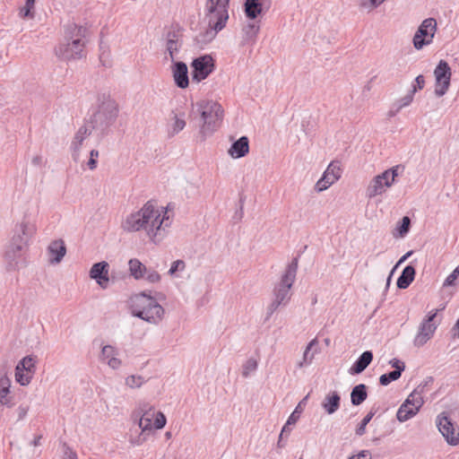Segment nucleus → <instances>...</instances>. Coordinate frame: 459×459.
Returning <instances> with one entry per match:
<instances>
[{
  "label": "nucleus",
  "mask_w": 459,
  "mask_h": 459,
  "mask_svg": "<svg viewBox=\"0 0 459 459\" xmlns=\"http://www.w3.org/2000/svg\"><path fill=\"white\" fill-rule=\"evenodd\" d=\"M445 307H441L439 309L431 310L423 319V321H426L428 323H434V319L436 318L437 313L441 310H443Z\"/></svg>",
  "instance_id": "nucleus-57"
},
{
  "label": "nucleus",
  "mask_w": 459,
  "mask_h": 459,
  "mask_svg": "<svg viewBox=\"0 0 459 459\" xmlns=\"http://www.w3.org/2000/svg\"><path fill=\"white\" fill-rule=\"evenodd\" d=\"M376 411L371 410L360 421L356 429V435L362 436L366 432V426L369 423L371 419L374 417Z\"/></svg>",
  "instance_id": "nucleus-42"
},
{
  "label": "nucleus",
  "mask_w": 459,
  "mask_h": 459,
  "mask_svg": "<svg viewBox=\"0 0 459 459\" xmlns=\"http://www.w3.org/2000/svg\"><path fill=\"white\" fill-rule=\"evenodd\" d=\"M342 176L341 163L338 160H333L324 172L323 177L316 182V190L322 192L330 187Z\"/></svg>",
  "instance_id": "nucleus-15"
},
{
  "label": "nucleus",
  "mask_w": 459,
  "mask_h": 459,
  "mask_svg": "<svg viewBox=\"0 0 459 459\" xmlns=\"http://www.w3.org/2000/svg\"><path fill=\"white\" fill-rule=\"evenodd\" d=\"M163 225L164 219H160L159 210L151 201L147 202L139 211L130 213L122 223L123 229L128 232L145 230L154 242L162 238Z\"/></svg>",
  "instance_id": "nucleus-1"
},
{
  "label": "nucleus",
  "mask_w": 459,
  "mask_h": 459,
  "mask_svg": "<svg viewBox=\"0 0 459 459\" xmlns=\"http://www.w3.org/2000/svg\"><path fill=\"white\" fill-rule=\"evenodd\" d=\"M117 354L118 352L115 347L111 345H105L101 350L100 359L106 361L111 368L117 369L122 363L121 360L117 358Z\"/></svg>",
  "instance_id": "nucleus-25"
},
{
  "label": "nucleus",
  "mask_w": 459,
  "mask_h": 459,
  "mask_svg": "<svg viewBox=\"0 0 459 459\" xmlns=\"http://www.w3.org/2000/svg\"><path fill=\"white\" fill-rule=\"evenodd\" d=\"M186 268V263L183 260H176L172 263L168 273L174 275L177 272H182Z\"/></svg>",
  "instance_id": "nucleus-49"
},
{
  "label": "nucleus",
  "mask_w": 459,
  "mask_h": 459,
  "mask_svg": "<svg viewBox=\"0 0 459 459\" xmlns=\"http://www.w3.org/2000/svg\"><path fill=\"white\" fill-rule=\"evenodd\" d=\"M424 85H425L424 76L421 74L418 75L415 78V84H413L412 86H416L417 91H418L419 90H422Z\"/></svg>",
  "instance_id": "nucleus-60"
},
{
  "label": "nucleus",
  "mask_w": 459,
  "mask_h": 459,
  "mask_svg": "<svg viewBox=\"0 0 459 459\" xmlns=\"http://www.w3.org/2000/svg\"><path fill=\"white\" fill-rule=\"evenodd\" d=\"M389 364L391 365V367L394 368V370H397L398 368H401L402 369V373L404 371L405 369V364L404 362L399 360L398 359H393L389 361Z\"/></svg>",
  "instance_id": "nucleus-56"
},
{
  "label": "nucleus",
  "mask_w": 459,
  "mask_h": 459,
  "mask_svg": "<svg viewBox=\"0 0 459 459\" xmlns=\"http://www.w3.org/2000/svg\"><path fill=\"white\" fill-rule=\"evenodd\" d=\"M404 167L403 165H396L382 172L385 174L387 180L385 181L386 187H391L395 182V178L399 176L400 170L403 171Z\"/></svg>",
  "instance_id": "nucleus-33"
},
{
  "label": "nucleus",
  "mask_w": 459,
  "mask_h": 459,
  "mask_svg": "<svg viewBox=\"0 0 459 459\" xmlns=\"http://www.w3.org/2000/svg\"><path fill=\"white\" fill-rule=\"evenodd\" d=\"M385 176V174L381 173L371 179L366 189V195L369 199L374 198L377 195H380L385 192V181L387 180Z\"/></svg>",
  "instance_id": "nucleus-21"
},
{
  "label": "nucleus",
  "mask_w": 459,
  "mask_h": 459,
  "mask_svg": "<svg viewBox=\"0 0 459 459\" xmlns=\"http://www.w3.org/2000/svg\"><path fill=\"white\" fill-rule=\"evenodd\" d=\"M155 420L153 422V426L156 429H163L166 425L167 420L165 415L161 411H158L155 413Z\"/></svg>",
  "instance_id": "nucleus-51"
},
{
  "label": "nucleus",
  "mask_w": 459,
  "mask_h": 459,
  "mask_svg": "<svg viewBox=\"0 0 459 459\" xmlns=\"http://www.w3.org/2000/svg\"><path fill=\"white\" fill-rule=\"evenodd\" d=\"M437 426L450 446L459 445V427L455 425L446 412L443 411L437 417Z\"/></svg>",
  "instance_id": "nucleus-11"
},
{
  "label": "nucleus",
  "mask_w": 459,
  "mask_h": 459,
  "mask_svg": "<svg viewBox=\"0 0 459 459\" xmlns=\"http://www.w3.org/2000/svg\"><path fill=\"white\" fill-rule=\"evenodd\" d=\"M192 80L197 82L206 79L214 70V60L210 55H204L193 60Z\"/></svg>",
  "instance_id": "nucleus-12"
},
{
  "label": "nucleus",
  "mask_w": 459,
  "mask_h": 459,
  "mask_svg": "<svg viewBox=\"0 0 459 459\" xmlns=\"http://www.w3.org/2000/svg\"><path fill=\"white\" fill-rule=\"evenodd\" d=\"M29 411V406L28 405H20L18 408H17V413H18V420H23L27 413Z\"/></svg>",
  "instance_id": "nucleus-54"
},
{
  "label": "nucleus",
  "mask_w": 459,
  "mask_h": 459,
  "mask_svg": "<svg viewBox=\"0 0 459 459\" xmlns=\"http://www.w3.org/2000/svg\"><path fill=\"white\" fill-rule=\"evenodd\" d=\"M413 251L411 250V251H408L405 255H403L398 261V263L396 264V265L394 267V269L392 270L389 277L387 278V286L389 285L390 283V281H391V276H392V273L394 271V269L399 265L401 264L402 263H403L408 257H410L411 255H412Z\"/></svg>",
  "instance_id": "nucleus-53"
},
{
  "label": "nucleus",
  "mask_w": 459,
  "mask_h": 459,
  "mask_svg": "<svg viewBox=\"0 0 459 459\" xmlns=\"http://www.w3.org/2000/svg\"><path fill=\"white\" fill-rule=\"evenodd\" d=\"M415 92H417V88L416 86H412L411 90H410L404 97L398 100L394 106H398V109H402L409 106L413 100Z\"/></svg>",
  "instance_id": "nucleus-37"
},
{
  "label": "nucleus",
  "mask_w": 459,
  "mask_h": 459,
  "mask_svg": "<svg viewBox=\"0 0 459 459\" xmlns=\"http://www.w3.org/2000/svg\"><path fill=\"white\" fill-rule=\"evenodd\" d=\"M316 339H314V340H312V341H311V342L307 345L306 350H305V351H304V353H303V360H302V361H300V362L298 364L299 368H302V367L304 366V364H310V363H311V361H312V359H313V358H314V355H313V354L309 355V352H310V350L312 349V347H313L314 345H316Z\"/></svg>",
  "instance_id": "nucleus-43"
},
{
  "label": "nucleus",
  "mask_w": 459,
  "mask_h": 459,
  "mask_svg": "<svg viewBox=\"0 0 459 459\" xmlns=\"http://www.w3.org/2000/svg\"><path fill=\"white\" fill-rule=\"evenodd\" d=\"M340 403V394L336 391H333L325 395L322 407L328 414H333L339 409Z\"/></svg>",
  "instance_id": "nucleus-28"
},
{
  "label": "nucleus",
  "mask_w": 459,
  "mask_h": 459,
  "mask_svg": "<svg viewBox=\"0 0 459 459\" xmlns=\"http://www.w3.org/2000/svg\"><path fill=\"white\" fill-rule=\"evenodd\" d=\"M16 368L18 369H22V371L33 374L35 371V358L32 356L24 357L21 361H19Z\"/></svg>",
  "instance_id": "nucleus-34"
},
{
  "label": "nucleus",
  "mask_w": 459,
  "mask_h": 459,
  "mask_svg": "<svg viewBox=\"0 0 459 459\" xmlns=\"http://www.w3.org/2000/svg\"><path fill=\"white\" fill-rule=\"evenodd\" d=\"M88 29L75 22L64 25V38L55 48L56 56L63 61L79 60L86 57L85 47Z\"/></svg>",
  "instance_id": "nucleus-2"
},
{
  "label": "nucleus",
  "mask_w": 459,
  "mask_h": 459,
  "mask_svg": "<svg viewBox=\"0 0 459 459\" xmlns=\"http://www.w3.org/2000/svg\"><path fill=\"white\" fill-rule=\"evenodd\" d=\"M143 383L141 376H129L126 378V384L131 388L140 387Z\"/></svg>",
  "instance_id": "nucleus-47"
},
{
  "label": "nucleus",
  "mask_w": 459,
  "mask_h": 459,
  "mask_svg": "<svg viewBox=\"0 0 459 459\" xmlns=\"http://www.w3.org/2000/svg\"><path fill=\"white\" fill-rule=\"evenodd\" d=\"M143 279H145L150 283H156L160 281V275L156 270L152 268H147V272Z\"/></svg>",
  "instance_id": "nucleus-48"
},
{
  "label": "nucleus",
  "mask_w": 459,
  "mask_h": 459,
  "mask_svg": "<svg viewBox=\"0 0 459 459\" xmlns=\"http://www.w3.org/2000/svg\"><path fill=\"white\" fill-rule=\"evenodd\" d=\"M99 157V151L97 150H91L90 152V159L88 160V167L91 170H94L97 168V158Z\"/></svg>",
  "instance_id": "nucleus-52"
},
{
  "label": "nucleus",
  "mask_w": 459,
  "mask_h": 459,
  "mask_svg": "<svg viewBox=\"0 0 459 459\" xmlns=\"http://www.w3.org/2000/svg\"><path fill=\"white\" fill-rule=\"evenodd\" d=\"M130 275L135 280L145 277L147 267L137 258H132L128 262Z\"/></svg>",
  "instance_id": "nucleus-31"
},
{
  "label": "nucleus",
  "mask_w": 459,
  "mask_h": 459,
  "mask_svg": "<svg viewBox=\"0 0 459 459\" xmlns=\"http://www.w3.org/2000/svg\"><path fill=\"white\" fill-rule=\"evenodd\" d=\"M373 353L371 351H366L357 359L353 365L350 368L351 375H359L362 373L372 362Z\"/></svg>",
  "instance_id": "nucleus-23"
},
{
  "label": "nucleus",
  "mask_w": 459,
  "mask_h": 459,
  "mask_svg": "<svg viewBox=\"0 0 459 459\" xmlns=\"http://www.w3.org/2000/svg\"><path fill=\"white\" fill-rule=\"evenodd\" d=\"M203 124L200 128L202 140L216 132L222 122L224 110L220 103L213 100H201L195 104Z\"/></svg>",
  "instance_id": "nucleus-5"
},
{
  "label": "nucleus",
  "mask_w": 459,
  "mask_h": 459,
  "mask_svg": "<svg viewBox=\"0 0 459 459\" xmlns=\"http://www.w3.org/2000/svg\"><path fill=\"white\" fill-rule=\"evenodd\" d=\"M48 250L51 255L50 262L52 264L60 263L66 253V247L65 242L62 239H56L52 241L49 244Z\"/></svg>",
  "instance_id": "nucleus-26"
},
{
  "label": "nucleus",
  "mask_w": 459,
  "mask_h": 459,
  "mask_svg": "<svg viewBox=\"0 0 459 459\" xmlns=\"http://www.w3.org/2000/svg\"><path fill=\"white\" fill-rule=\"evenodd\" d=\"M140 416L138 425L139 428L142 429V433L140 437H138V440L136 442L137 445L142 444L143 441L146 440V435L149 434V432L152 429V418L155 416V411L153 407H152L148 403H143L139 408V412L137 416Z\"/></svg>",
  "instance_id": "nucleus-14"
},
{
  "label": "nucleus",
  "mask_w": 459,
  "mask_h": 459,
  "mask_svg": "<svg viewBox=\"0 0 459 459\" xmlns=\"http://www.w3.org/2000/svg\"><path fill=\"white\" fill-rule=\"evenodd\" d=\"M263 12H266L265 6L257 0H245L244 13L248 20H257Z\"/></svg>",
  "instance_id": "nucleus-27"
},
{
  "label": "nucleus",
  "mask_w": 459,
  "mask_h": 459,
  "mask_svg": "<svg viewBox=\"0 0 459 459\" xmlns=\"http://www.w3.org/2000/svg\"><path fill=\"white\" fill-rule=\"evenodd\" d=\"M42 435L39 434V435H37L35 436V437L33 438V440L30 442V445L34 446H40V440L42 439Z\"/></svg>",
  "instance_id": "nucleus-62"
},
{
  "label": "nucleus",
  "mask_w": 459,
  "mask_h": 459,
  "mask_svg": "<svg viewBox=\"0 0 459 459\" xmlns=\"http://www.w3.org/2000/svg\"><path fill=\"white\" fill-rule=\"evenodd\" d=\"M93 129L87 127L86 126H81L76 132L72 143H71V152L72 158L74 162H78L80 160V151L83 141L91 134Z\"/></svg>",
  "instance_id": "nucleus-18"
},
{
  "label": "nucleus",
  "mask_w": 459,
  "mask_h": 459,
  "mask_svg": "<svg viewBox=\"0 0 459 459\" xmlns=\"http://www.w3.org/2000/svg\"><path fill=\"white\" fill-rule=\"evenodd\" d=\"M257 368V361L255 359H248L242 367V376L247 377L251 372Z\"/></svg>",
  "instance_id": "nucleus-45"
},
{
  "label": "nucleus",
  "mask_w": 459,
  "mask_h": 459,
  "mask_svg": "<svg viewBox=\"0 0 459 459\" xmlns=\"http://www.w3.org/2000/svg\"><path fill=\"white\" fill-rule=\"evenodd\" d=\"M437 328V324L428 323L422 320L419 326L418 333L413 340L414 346L421 347L424 344H426L428 341H429L433 337Z\"/></svg>",
  "instance_id": "nucleus-16"
},
{
  "label": "nucleus",
  "mask_w": 459,
  "mask_h": 459,
  "mask_svg": "<svg viewBox=\"0 0 459 459\" xmlns=\"http://www.w3.org/2000/svg\"><path fill=\"white\" fill-rule=\"evenodd\" d=\"M349 459H371V454L368 450H362L359 454L351 455Z\"/></svg>",
  "instance_id": "nucleus-55"
},
{
  "label": "nucleus",
  "mask_w": 459,
  "mask_h": 459,
  "mask_svg": "<svg viewBox=\"0 0 459 459\" xmlns=\"http://www.w3.org/2000/svg\"><path fill=\"white\" fill-rule=\"evenodd\" d=\"M261 29L260 20H250L242 28V40L240 45L245 46L246 44L254 45L256 41L257 35Z\"/></svg>",
  "instance_id": "nucleus-20"
},
{
  "label": "nucleus",
  "mask_w": 459,
  "mask_h": 459,
  "mask_svg": "<svg viewBox=\"0 0 459 459\" xmlns=\"http://www.w3.org/2000/svg\"><path fill=\"white\" fill-rule=\"evenodd\" d=\"M35 231V226L25 220L15 226L14 234L4 252V260L8 271L16 269L18 262L22 256V252Z\"/></svg>",
  "instance_id": "nucleus-3"
},
{
  "label": "nucleus",
  "mask_w": 459,
  "mask_h": 459,
  "mask_svg": "<svg viewBox=\"0 0 459 459\" xmlns=\"http://www.w3.org/2000/svg\"><path fill=\"white\" fill-rule=\"evenodd\" d=\"M35 6V0H26L25 5L20 11V16L22 18H33L34 13L32 10Z\"/></svg>",
  "instance_id": "nucleus-41"
},
{
  "label": "nucleus",
  "mask_w": 459,
  "mask_h": 459,
  "mask_svg": "<svg viewBox=\"0 0 459 459\" xmlns=\"http://www.w3.org/2000/svg\"><path fill=\"white\" fill-rule=\"evenodd\" d=\"M298 265L299 259L298 257H294L286 267L280 281L275 284L273 290V299L267 307L266 320L269 319L281 306L285 307L289 304L291 298L290 290L296 280Z\"/></svg>",
  "instance_id": "nucleus-4"
},
{
  "label": "nucleus",
  "mask_w": 459,
  "mask_h": 459,
  "mask_svg": "<svg viewBox=\"0 0 459 459\" xmlns=\"http://www.w3.org/2000/svg\"><path fill=\"white\" fill-rule=\"evenodd\" d=\"M11 380L7 376L0 377V403L7 407H12L11 399L7 397L10 393Z\"/></svg>",
  "instance_id": "nucleus-32"
},
{
  "label": "nucleus",
  "mask_w": 459,
  "mask_h": 459,
  "mask_svg": "<svg viewBox=\"0 0 459 459\" xmlns=\"http://www.w3.org/2000/svg\"><path fill=\"white\" fill-rule=\"evenodd\" d=\"M119 108L117 101L110 96L103 95L98 109L92 114L90 119L91 129L100 130L104 134L107 130L116 122L118 117Z\"/></svg>",
  "instance_id": "nucleus-7"
},
{
  "label": "nucleus",
  "mask_w": 459,
  "mask_h": 459,
  "mask_svg": "<svg viewBox=\"0 0 459 459\" xmlns=\"http://www.w3.org/2000/svg\"><path fill=\"white\" fill-rule=\"evenodd\" d=\"M411 228V219L408 216L403 217L401 221L396 227V230L400 237H404L410 230Z\"/></svg>",
  "instance_id": "nucleus-44"
},
{
  "label": "nucleus",
  "mask_w": 459,
  "mask_h": 459,
  "mask_svg": "<svg viewBox=\"0 0 459 459\" xmlns=\"http://www.w3.org/2000/svg\"><path fill=\"white\" fill-rule=\"evenodd\" d=\"M436 78L435 94L442 97L447 91L450 86L451 68L445 60H440L434 71Z\"/></svg>",
  "instance_id": "nucleus-13"
},
{
  "label": "nucleus",
  "mask_w": 459,
  "mask_h": 459,
  "mask_svg": "<svg viewBox=\"0 0 459 459\" xmlns=\"http://www.w3.org/2000/svg\"><path fill=\"white\" fill-rule=\"evenodd\" d=\"M229 5L230 0H206L204 21L209 26L224 29L229 20Z\"/></svg>",
  "instance_id": "nucleus-8"
},
{
  "label": "nucleus",
  "mask_w": 459,
  "mask_h": 459,
  "mask_svg": "<svg viewBox=\"0 0 459 459\" xmlns=\"http://www.w3.org/2000/svg\"><path fill=\"white\" fill-rule=\"evenodd\" d=\"M172 74L175 84L180 89H186L189 84L188 69L186 63L175 61L172 65Z\"/></svg>",
  "instance_id": "nucleus-19"
},
{
  "label": "nucleus",
  "mask_w": 459,
  "mask_h": 459,
  "mask_svg": "<svg viewBox=\"0 0 459 459\" xmlns=\"http://www.w3.org/2000/svg\"><path fill=\"white\" fill-rule=\"evenodd\" d=\"M221 30L216 29L214 26H209L207 24V27L201 30L195 37V41L199 48H203L204 46L211 43Z\"/></svg>",
  "instance_id": "nucleus-24"
},
{
  "label": "nucleus",
  "mask_w": 459,
  "mask_h": 459,
  "mask_svg": "<svg viewBox=\"0 0 459 459\" xmlns=\"http://www.w3.org/2000/svg\"><path fill=\"white\" fill-rule=\"evenodd\" d=\"M415 274L416 270L412 265L409 264L405 266L401 275L397 279V288L401 290L407 289L410 286V284L413 281Z\"/></svg>",
  "instance_id": "nucleus-29"
},
{
  "label": "nucleus",
  "mask_w": 459,
  "mask_h": 459,
  "mask_svg": "<svg viewBox=\"0 0 459 459\" xmlns=\"http://www.w3.org/2000/svg\"><path fill=\"white\" fill-rule=\"evenodd\" d=\"M452 332L454 337L459 336V318L457 319L455 325L452 328Z\"/></svg>",
  "instance_id": "nucleus-64"
},
{
  "label": "nucleus",
  "mask_w": 459,
  "mask_h": 459,
  "mask_svg": "<svg viewBox=\"0 0 459 459\" xmlns=\"http://www.w3.org/2000/svg\"><path fill=\"white\" fill-rule=\"evenodd\" d=\"M402 376V369L398 368L397 370H393L389 373L383 374L379 377V384L381 385H387L391 382L395 381L399 379Z\"/></svg>",
  "instance_id": "nucleus-35"
},
{
  "label": "nucleus",
  "mask_w": 459,
  "mask_h": 459,
  "mask_svg": "<svg viewBox=\"0 0 459 459\" xmlns=\"http://www.w3.org/2000/svg\"><path fill=\"white\" fill-rule=\"evenodd\" d=\"M131 313L150 324L158 325L162 320L165 310L155 298L142 292L132 300Z\"/></svg>",
  "instance_id": "nucleus-6"
},
{
  "label": "nucleus",
  "mask_w": 459,
  "mask_h": 459,
  "mask_svg": "<svg viewBox=\"0 0 459 459\" xmlns=\"http://www.w3.org/2000/svg\"><path fill=\"white\" fill-rule=\"evenodd\" d=\"M32 378V373H29L26 371H22V369H18L15 368V379L20 385H27L30 384V380Z\"/></svg>",
  "instance_id": "nucleus-40"
},
{
  "label": "nucleus",
  "mask_w": 459,
  "mask_h": 459,
  "mask_svg": "<svg viewBox=\"0 0 459 459\" xmlns=\"http://www.w3.org/2000/svg\"><path fill=\"white\" fill-rule=\"evenodd\" d=\"M367 385L359 384L355 385L351 392V402L354 406L360 405L368 397Z\"/></svg>",
  "instance_id": "nucleus-30"
},
{
  "label": "nucleus",
  "mask_w": 459,
  "mask_h": 459,
  "mask_svg": "<svg viewBox=\"0 0 459 459\" xmlns=\"http://www.w3.org/2000/svg\"><path fill=\"white\" fill-rule=\"evenodd\" d=\"M459 278V265L446 277L443 283V287L455 286Z\"/></svg>",
  "instance_id": "nucleus-46"
},
{
  "label": "nucleus",
  "mask_w": 459,
  "mask_h": 459,
  "mask_svg": "<svg viewBox=\"0 0 459 459\" xmlns=\"http://www.w3.org/2000/svg\"><path fill=\"white\" fill-rule=\"evenodd\" d=\"M63 459H78L76 452L66 443L63 444Z\"/></svg>",
  "instance_id": "nucleus-50"
},
{
  "label": "nucleus",
  "mask_w": 459,
  "mask_h": 459,
  "mask_svg": "<svg viewBox=\"0 0 459 459\" xmlns=\"http://www.w3.org/2000/svg\"><path fill=\"white\" fill-rule=\"evenodd\" d=\"M31 163L34 166H40L42 163V157L40 155H36L35 157L32 158Z\"/></svg>",
  "instance_id": "nucleus-63"
},
{
  "label": "nucleus",
  "mask_w": 459,
  "mask_h": 459,
  "mask_svg": "<svg viewBox=\"0 0 459 459\" xmlns=\"http://www.w3.org/2000/svg\"><path fill=\"white\" fill-rule=\"evenodd\" d=\"M423 387L417 386L399 407L396 418L400 422H404L415 416L424 403L422 397Z\"/></svg>",
  "instance_id": "nucleus-9"
},
{
  "label": "nucleus",
  "mask_w": 459,
  "mask_h": 459,
  "mask_svg": "<svg viewBox=\"0 0 459 459\" xmlns=\"http://www.w3.org/2000/svg\"><path fill=\"white\" fill-rule=\"evenodd\" d=\"M182 28L179 24H172L166 33V40L178 39L183 40Z\"/></svg>",
  "instance_id": "nucleus-38"
},
{
  "label": "nucleus",
  "mask_w": 459,
  "mask_h": 459,
  "mask_svg": "<svg viewBox=\"0 0 459 459\" xmlns=\"http://www.w3.org/2000/svg\"><path fill=\"white\" fill-rule=\"evenodd\" d=\"M295 412L296 411L293 413H291V415L287 420V422L282 428V432H286V429H288L289 426L296 423L298 417L295 415Z\"/></svg>",
  "instance_id": "nucleus-59"
},
{
  "label": "nucleus",
  "mask_w": 459,
  "mask_h": 459,
  "mask_svg": "<svg viewBox=\"0 0 459 459\" xmlns=\"http://www.w3.org/2000/svg\"><path fill=\"white\" fill-rule=\"evenodd\" d=\"M234 159L245 157L249 152V140L247 136H241L235 141L228 151Z\"/></svg>",
  "instance_id": "nucleus-22"
},
{
  "label": "nucleus",
  "mask_w": 459,
  "mask_h": 459,
  "mask_svg": "<svg viewBox=\"0 0 459 459\" xmlns=\"http://www.w3.org/2000/svg\"><path fill=\"white\" fill-rule=\"evenodd\" d=\"M184 117L185 113L181 114V117H178V115L174 116L175 121L172 125V130L171 132H169V135L174 136L185 128L186 121L184 119Z\"/></svg>",
  "instance_id": "nucleus-39"
},
{
  "label": "nucleus",
  "mask_w": 459,
  "mask_h": 459,
  "mask_svg": "<svg viewBox=\"0 0 459 459\" xmlns=\"http://www.w3.org/2000/svg\"><path fill=\"white\" fill-rule=\"evenodd\" d=\"M108 267V264L105 261H102L94 264L90 271V277L94 279L102 289L108 288L109 281Z\"/></svg>",
  "instance_id": "nucleus-17"
},
{
  "label": "nucleus",
  "mask_w": 459,
  "mask_h": 459,
  "mask_svg": "<svg viewBox=\"0 0 459 459\" xmlns=\"http://www.w3.org/2000/svg\"><path fill=\"white\" fill-rule=\"evenodd\" d=\"M182 45H183V40H178V39L166 40V48L169 54L171 61L174 62L176 55L178 52V50L181 48Z\"/></svg>",
  "instance_id": "nucleus-36"
},
{
  "label": "nucleus",
  "mask_w": 459,
  "mask_h": 459,
  "mask_svg": "<svg viewBox=\"0 0 459 459\" xmlns=\"http://www.w3.org/2000/svg\"><path fill=\"white\" fill-rule=\"evenodd\" d=\"M445 307H441L439 309L431 310L423 319V321H426L428 323H434V319L436 318L437 313L441 310H443Z\"/></svg>",
  "instance_id": "nucleus-58"
},
{
  "label": "nucleus",
  "mask_w": 459,
  "mask_h": 459,
  "mask_svg": "<svg viewBox=\"0 0 459 459\" xmlns=\"http://www.w3.org/2000/svg\"><path fill=\"white\" fill-rule=\"evenodd\" d=\"M385 0H368V6L370 9H375L378 7Z\"/></svg>",
  "instance_id": "nucleus-61"
},
{
  "label": "nucleus",
  "mask_w": 459,
  "mask_h": 459,
  "mask_svg": "<svg viewBox=\"0 0 459 459\" xmlns=\"http://www.w3.org/2000/svg\"><path fill=\"white\" fill-rule=\"evenodd\" d=\"M437 30V22L434 18L425 19L415 32L412 42L416 49L420 50L424 46L429 45Z\"/></svg>",
  "instance_id": "nucleus-10"
}]
</instances>
